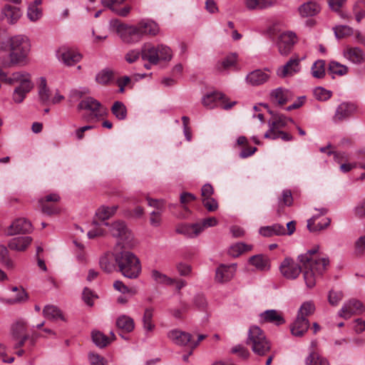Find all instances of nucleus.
I'll list each match as a JSON object with an SVG mask.
<instances>
[{
	"label": "nucleus",
	"mask_w": 365,
	"mask_h": 365,
	"mask_svg": "<svg viewBox=\"0 0 365 365\" xmlns=\"http://www.w3.org/2000/svg\"><path fill=\"white\" fill-rule=\"evenodd\" d=\"M92 339L94 344L101 348L105 347L110 344L109 338L98 331L92 332Z\"/></svg>",
	"instance_id": "3c124183"
},
{
	"label": "nucleus",
	"mask_w": 365,
	"mask_h": 365,
	"mask_svg": "<svg viewBox=\"0 0 365 365\" xmlns=\"http://www.w3.org/2000/svg\"><path fill=\"white\" fill-rule=\"evenodd\" d=\"M237 264H220L215 274V279L219 282H226L230 281L236 272Z\"/></svg>",
	"instance_id": "aec40b11"
},
{
	"label": "nucleus",
	"mask_w": 365,
	"mask_h": 365,
	"mask_svg": "<svg viewBox=\"0 0 365 365\" xmlns=\"http://www.w3.org/2000/svg\"><path fill=\"white\" fill-rule=\"evenodd\" d=\"M300 61L299 57L291 58L284 66L277 68V75L280 78H286L299 73L301 70Z\"/></svg>",
	"instance_id": "2eb2a0df"
},
{
	"label": "nucleus",
	"mask_w": 365,
	"mask_h": 365,
	"mask_svg": "<svg viewBox=\"0 0 365 365\" xmlns=\"http://www.w3.org/2000/svg\"><path fill=\"white\" fill-rule=\"evenodd\" d=\"M189 309V305L185 302H182L179 308L170 309L171 314L176 319H182L185 313Z\"/></svg>",
	"instance_id": "052dcab7"
},
{
	"label": "nucleus",
	"mask_w": 365,
	"mask_h": 365,
	"mask_svg": "<svg viewBox=\"0 0 365 365\" xmlns=\"http://www.w3.org/2000/svg\"><path fill=\"white\" fill-rule=\"evenodd\" d=\"M343 55L345 58L356 64H360L364 61V51L359 47L347 46L344 49Z\"/></svg>",
	"instance_id": "a878e982"
},
{
	"label": "nucleus",
	"mask_w": 365,
	"mask_h": 365,
	"mask_svg": "<svg viewBox=\"0 0 365 365\" xmlns=\"http://www.w3.org/2000/svg\"><path fill=\"white\" fill-rule=\"evenodd\" d=\"M31 242L32 238L29 236L14 237L9 242L8 247L11 250L24 252L30 245Z\"/></svg>",
	"instance_id": "cd10ccee"
},
{
	"label": "nucleus",
	"mask_w": 365,
	"mask_h": 365,
	"mask_svg": "<svg viewBox=\"0 0 365 365\" xmlns=\"http://www.w3.org/2000/svg\"><path fill=\"white\" fill-rule=\"evenodd\" d=\"M356 110V106L352 103H342L340 104L335 112L334 120L335 122L341 121L349 118Z\"/></svg>",
	"instance_id": "b1692460"
},
{
	"label": "nucleus",
	"mask_w": 365,
	"mask_h": 365,
	"mask_svg": "<svg viewBox=\"0 0 365 365\" xmlns=\"http://www.w3.org/2000/svg\"><path fill=\"white\" fill-rule=\"evenodd\" d=\"M116 326L119 329L125 332H130L134 329L135 324L133 319L126 315L120 316L116 321Z\"/></svg>",
	"instance_id": "58836bf2"
},
{
	"label": "nucleus",
	"mask_w": 365,
	"mask_h": 365,
	"mask_svg": "<svg viewBox=\"0 0 365 365\" xmlns=\"http://www.w3.org/2000/svg\"><path fill=\"white\" fill-rule=\"evenodd\" d=\"M252 249V245H247L243 242H237L230 247L228 253L233 257H237L242 253L250 251Z\"/></svg>",
	"instance_id": "a19ab883"
},
{
	"label": "nucleus",
	"mask_w": 365,
	"mask_h": 365,
	"mask_svg": "<svg viewBox=\"0 0 365 365\" xmlns=\"http://www.w3.org/2000/svg\"><path fill=\"white\" fill-rule=\"evenodd\" d=\"M42 16V10L35 5H29L27 10V17L31 21H36Z\"/></svg>",
	"instance_id": "5fc2aeb1"
},
{
	"label": "nucleus",
	"mask_w": 365,
	"mask_h": 365,
	"mask_svg": "<svg viewBox=\"0 0 365 365\" xmlns=\"http://www.w3.org/2000/svg\"><path fill=\"white\" fill-rule=\"evenodd\" d=\"M288 121H292V119L287 118L282 115H275L269 120V130L265 133L264 137L272 140L281 138L284 141H290L293 139L291 134L282 131Z\"/></svg>",
	"instance_id": "423d86ee"
},
{
	"label": "nucleus",
	"mask_w": 365,
	"mask_h": 365,
	"mask_svg": "<svg viewBox=\"0 0 365 365\" xmlns=\"http://www.w3.org/2000/svg\"><path fill=\"white\" fill-rule=\"evenodd\" d=\"M177 232L188 237H195L201 233V227L199 223L184 224L177 228Z\"/></svg>",
	"instance_id": "2f4dec72"
},
{
	"label": "nucleus",
	"mask_w": 365,
	"mask_h": 365,
	"mask_svg": "<svg viewBox=\"0 0 365 365\" xmlns=\"http://www.w3.org/2000/svg\"><path fill=\"white\" fill-rule=\"evenodd\" d=\"M113 76V73L110 71H102L96 76V81L98 83L106 85L110 82Z\"/></svg>",
	"instance_id": "e2e57ef3"
},
{
	"label": "nucleus",
	"mask_w": 365,
	"mask_h": 365,
	"mask_svg": "<svg viewBox=\"0 0 365 365\" xmlns=\"http://www.w3.org/2000/svg\"><path fill=\"white\" fill-rule=\"evenodd\" d=\"M38 95L39 101L43 105L48 104L51 99L50 89L47 86L46 78L41 77L38 83Z\"/></svg>",
	"instance_id": "7c9ffc66"
},
{
	"label": "nucleus",
	"mask_w": 365,
	"mask_h": 365,
	"mask_svg": "<svg viewBox=\"0 0 365 365\" xmlns=\"http://www.w3.org/2000/svg\"><path fill=\"white\" fill-rule=\"evenodd\" d=\"M304 364L305 365H329V361L315 350H311L305 358Z\"/></svg>",
	"instance_id": "e433bc0d"
},
{
	"label": "nucleus",
	"mask_w": 365,
	"mask_h": 365,
	"mask_svg": "<svg viewBox=\"0 0 365 365\" xmlns=\"http://www.w3.org/2000/svg\"><path fill=\"white\" fill-rule=\"evenodd\" d=\"M312 75L316 78H322L325 76V61L318 60L312 66Z\"/></svg>",
	"instance_id": "09e8293b"
},
{
	"label": "nucleus",
	"mask_w": 365,
	"mask_h": 365,
	"mask_svg": "<svg viewBox=\"0 0 365 365\" xmlns=\"http://www.w3.org/2000/svg\"><path fill=\"white\" fill-rule=\"evenodd\" d=\"M0 262L8 268L14 267L13 261L9 257L8 250L4 245H0Z\"/></svg>",
	"instance_id": "6e6d98bb"
},
{
	"label": "nucleus",
	"mask_w": 365,
	"mask_h": 365,
	"mask_svg": "<svg viewBox=\"0 0 365 365\" xmlns=\"http://www.w3.org/2000/svg\"><path fill=\"white\" fill-rule=\"evenodd\" d=\"M328 71L333 75L341 76L348 73L349 68L345 65L341 64L335 61H331L329 64Z\"/></svg>",
	"instance_id": "49530a36"
},
{
	"label": "nucleus",
	"mask_w": 365,
	"mask_h": 365,
	"mask_svg": "<svg viewBox=\"0 0 365 365\" xmlns=\"http://www.w3.org/2000/svg\"><path fill=\"white\" fill-rule=\"evenodd\" d=\"M131 37L134 42L139 41L143 35L155 36L159 31L158 25L150 19H143L136 26H132L130 29Z\"/></svg>",
	"instance_id": "6e6552de"
},
{
	"label": "nucleus",
	"mask_w": 365,
	"mask_h": 365,
	"mask_svg": "<svg viewBox=\"0 0 365 365\" xmlns=\"http://www.w3.org/2000/svg\"><path fill=\"white\" fill-rule=\"evenodd\" d=\"M259 322L261 323H271L277 326L285 323L282 314L275 309H268L262 312L259 315Z\"/></svg>",
	"instance_id": "a211bd4d"
},
{
	"label": "nucleus",
	"mask_w": 365,
	"mask_h": 365,
	"mask_svg": "<svg viewBox=\"0 0 365 365\" xmlns=\"http://www.w3.org/2000/svg\"><path fill=\"white\" fill-rule=\"evenodd\" d=\"M6 83L19 85L14 88L12 94V100L16 103H22L26 97V95L34 88V84L31 81V75L24 71L14 72L9 78L6 79Z\"/></svg>",
	"instance_id": "20e7f679"
},
{
	"label": "nucleus",
	"mask_w": 365,
	"mask_h": 365,
	"mask_svg": "<svg viewBox=\"0 0 365 365\" xmlns=\"http://www.w3.org/2000/svg\"><path fill=\"white\" fill-rule=\"evenodd\" d=\"M202 105L207 108H214L220 106L223 109H230L235 103V101L227 103L225 96L219 92L207 93L202 98Z\"/></svg>",
	"instance_id": "1a4fd4ad"
},
{
	"label": "nucleus",
	"mask_w": 365,
	"mask_h": 365,
	"mask_svg": "<svg viewBox=\"0 0 365 365\" xmlns=\"http://www.w3.org/2000/svg\"><path fill=\"white\" fill-rule=\"evenodd\" d=\"M354 212L356 217L360 219L365 218V199L354 207Z\"/></svg>",
	"instance_id": "774afa93"
},
{
	"label": "nucleus",
	"mask_w": 365,
	"mask_h": 365,
	"mask_svg": "<svg viewBox=\"0 0 365 365\" xmlns=\"http://www.w3.org/2000/svg\"><path fill=\"white\" fill-rule=\"evenodd\" d=\"M11 290L14 292H16V295L15 297L10 298L6 299L5 302L10 304H14L16 303H20L22 302H25L27 299V294L23 288H19L17 287H13Z\"/></svg>",
	"instance_id": "de8ad7c7"
},
{
	"label": "nucleus",
	"mask_w": 365,
	"mask_h": 365,
	"mask_svg": "<svg viewBox=\"0 0 365 365\" xmlns=\"http://www.w3.org/2000/svg\"><path fill=\"white\" fill-rule=\"evenodd\" d=\"M276 0H244L246 7L250 10L264 9L273 6Z\"/></svg>",
	"instance_id": "c9c22d12"
},
{
	"label": "nucleus",
	"mask_w": 365,
	"mask_h": 365,
	"mask_svg": "<svg viewBox=\"0 0 365 365\" xmlns=\"http://www.w3.org/2000/svg\"><path fill=\"white\" fill-rule=\"evenodd\" d=\"M32 230L31 223L25 218L15 220L8 227L7 235H15L24 234L31 232Z\"/></svg>",
	"instance_id": "f3484780"
},
{
	"label": "nucleus",
	"mask_w": 365,
	"mask_h": 365,
	"mask_svg": "<svg viewBox=\"0 0 365 365\" xmlns=\"http://www.w3.org/2000/svg\"><path fill=\"white\" fill-rule=\"evenodd\" d=\"M110 26L115 31L124 42L128 43L134 42V38L131 37V32H130L132 26H128L120 20L114 19L110 21Z\"/></svg>",
	"instance_id": "dca6fc26"
},
{
	"label": "nucleus",
	"mask_w": 365,
	"mask_h": 365,
	"mask_svg": "<svg viewBox=\"0 0 365 365\" xmlns=\"http://www.w3.org/2000/svg\"><path fill=\"white\" fill-rule=\"evenodd\" d=\"M88 360L91 365H107V361L99 354L90 353Z\"/></svg>",
	"instance_id": "0e129e2a"
},
{
	"label": "nucleus",
	"mask_w": 365,
	"mask_h": 365,
	"mask_svg": "<svg viewBox=\"0 0 365 365\" xmlns=\"http://www.w3.org/2000/svg\"><path fill=\"white\" fill-rule=\"evenodd\" d=\"M292 97L291 92L282 88H277L271 92L272 100L280 106L286 104Z\"/></svg>",
	"instance_id": "c756f323"
},
{
	"label": "nucleus",
	"mask_w": 365,
	"mask_h": 365,
	"mask_svg": "<svg viewBox=\"0 0 365 365\" xmlns=\"http://www.w3.org/2000/svg\"><path fill=\"white\" fill-rule=\"evenodd\" d=\"M247 344L252 351L259 355H265L271 348L269 341L266 338L264 331L257 326H252L248 331Z\"/></svg>",
	"instance_id": "39448f33"
},
{
	"label": "nucleus",
	"mask_w": 365,
	"mask_h": 365,
	"mask_svg": "<svg viewBox=\"0 0 365 365\" xmlns=\"http://www.w3.org/2000/svg\"><path fill=\"white\" fill-rule=\"evenodd\" d=\"M61 197L58 193H51L38 200V204L43 214L47 215H53L58 214L60 209L57 205V202Z\"/></svg>",
	"instance_id": "9b49d317"
},
{
	"label": "nucleus",
	"mask_w": 365,
	"mask_h": 365,
	"mask_svg": "<svg viewBox=\"0 0 365 365\" xmlns=\"http://www.w3.org/2000/svg\"><path fill=\"white\" fill-rule=\"evenodd\" d=\"M268 71L260 69L255 70L247 75L246 82L252 86L262 85L269 79L270 76Z\"/></svg>",
	"instance_id": "412c9836"
},
{
	"label": "nucleus",
	"mask_w": 365,
	"mask_h": 365,
	"mask_svg": "<svg viewBox=\"0 0 365 365\" xmlns=\"http://www.w3.org/2000/svg\"><path fill=\"white\" fill-rule=\"evenodd\" d=\"M315 310V306L312 302H306L300 307L297 317H305L312 314Z\"/></svg>",
	"instance_id": "864d4df0"
},
{
	"label": "nucleus",
	"mask_w": 365,
	"mask_h": 365,
	"mask_svg": "<svg viewBox=\"0 0 365 365\" xmlns=\"http://www.w3.org/2000/svg\"><path fill=\"white\" fill-rule=\"evenodd\" d=\"M115 261L119 272L128 279L138 278L142 271L139 258L133 252L123 250L115 255Z\"/></svg>",
	"instance_id": "7ed1b4c3"
},
{
	"label": "nucleus",
	"mask_w": 365,
	"mask_h": 365,
	"mask_svg": "<svg viewBox=\"0 0 365 365\" xmlns=\"http://www.w3.org/2000/svg\"><path fill=\"white\" fill-rule=\"evenodd\" d=\"M111 112L118 120H124L127 116V109L121 101H115L111 107Z\"/></svg>",
	"instance_id": "a18cd8bd"
},
{
	"label": "nucleus",
	"mask_w": 365,
	"mask_h": 365,
	"mask_svg": "<svg viewBox=\"0 0 365 365\" xmlns=\"http://www.w3.org/2000/svg\"><path fill=\"white\" fill-rule=\"evenodd\" d=\"M151 277L155 282L159 284L171 285L174 283V279L168 277L156 269H153L151 272Z\"/></svg>",
	"instance_id": "8fccbe9b"
},
{
	"label": "nucleus",
	"mask_w": 365,
	"mask_h": 365,
	"mask_svg": "<svg viewBox=\"0 0 365 365\" xmlns=\"http://www.w3.org/2000/svg\"><path fill=\"white\" fill-rule=\"evenodd\" d=\"M321 10L320 6L314 1H308L302 4L299 11L302 16H313L319 13Z\"/></svg>",
	"instance_id": "f704fd0d"
},
{
	"label": "nucleus",
	"mask_w": 365,
	"mask_h": 365,
	"mask_svg": "<svg viewBox=\"0 0 365 365\" xmlns=\"http://www.w3.org/2000/svg\"><path fill=\"white\" fill-rule=\"evenodd\" d=\"M43 316L51 320L61 319L63 320V317L61 310L53 305H46L43 309Z\"/></svg>",
	"instance_id": "79ce46f5"
},
{
	"label": "nucleus",
	"mask_w": 365,
	"mask_h": 365,
	"mask_svg": "<svg viewBox=\"0 0 365 365\" xmlns=\"http://www.w3.org/2000/svg\"><path fill=\"white\" fill-rule=\"evenodd\" d=\"M12 336L19 341L14 345V349H19L22 346L25 341L29 339V336L26 334V324L23 322H17L12 326Z\"/></svg>",
	"instance_id": "5701e85b"
},
{
	"label": "nucleus",
	"mask_w": 365,
	"mask_h": 365,
	"mask_svg": "<svg viewBox=\"0 0 365 365\" xmlns=\"http://www.w3.org/2000/svg\"><path fill=\"white\" fill-rule=\"evenodd\" d=\"M141 57L151 64H157L159 61L158 46L145 44L141 50Z\"/></svg>",
	"instance_id": "bb28decb"
},
{
	"label": "nucleus",
	"mask_w": 365,
	"mask_h": 365,
	"mask_svg": "<svg viewBox=\"0 0 365 365\" xmlns=\"http://www.w3.org/2000/svg\"><path fill=\"white\" fill-rule=\"evenodd\" d=\"M316 210H317L319 213L314 215L312 217L307 220V228L311 232H317L325 229L330 225L331 222V220L329 218H325L323 220V222H319L316 224V220L319 217L324 215L327 212V210L323 207L319 210L316 209Z\"/></svg>",
	"instance_id": "6ab92c4d"
},
{
	"label": "nucleus",
	"mask_w": 365,
	"mask_h": 365,
	"mask_svg": "<svg viewBox=\"0 0 365 365\" xmlns=\"http://www.w3.org/2000/svg\"><path fill=\"white\" fill-rule=\"evenodd\" d=\"M158 46L159 61H169L172 58L173 53L168 46L164 45H158Z\"/></svg>",
	"instance_id": "13d9d810"
},
{
	"label": "nucleus",
	"mask_w": 365,
	"mask_h": 365,
	"mask_svg": "<svg viewBox=\"0 0 365 365\" xmlns=\"http://www.w3.org/2000/svg\"><path fill=\"white\" fill-rule=\"evenodd\" d=\"M231 351L232 354H236L242 359H247L250 356V352L247 349L240 344L232 347Z\"/></svg>",
	"instance_id": "338daca9"
},
{
	"label": "nucleus",
	"mask_w": 365,
	"mask_h": 365,
	"mask_svg": "<svg viewBox=\"0 0 365 365\" xmlns=\"http://www.w3.org/2000/svg\"><path fill=\"white\" fill-rule=\"evenodd\" d=\"M293 203V197L289 190H284L282 192V197L279 198L277 213L279 217L284 214V207L291 206Z\"/></svg>",
	"instance_id": "72a5a7b5"
},
{
	"label": "nucleus",
	"mask_w": 365,
	"mask_h": 365,
	"mask_svg": "<svg viewBox=\"0 0 365 365\" xmlns=\"http://www.w3.org/2000/svg\"><path fill=\"white\" fill-rule=\"evenodd\" d=\"M56 56L60 61L69 66L78 63L82 58L81 53L76 49L65 46L57 50Z\"/></svg>",
	"instance_id": "f8f14e48"
},
{
	"label": "nucleus",
	"mask_w": 365,
	"mask_h": 365,
	"mask_svg": "<svg viewBox=\"0 0 365 365\" xmlns=\"http://www.w3.org/2000/svg\"><path fill=\"white\" fill-rule=\"evenodd\" d=\"M118 206H112V207H106L102 206L96 212L97 217L102 220L105 221L111 216H113L115 212L117 211ZM103 225L106 226H108L109 224L108 222H103Z\"/></svg>",
	"instance_id": "ea45409f"
},
{
	"label": "nucleus",
	"mask_w": 365,
	"mask_h": 365,
	"mask_svg": "<svg viewBox=\"0 0 365 365\" xmlns=\"http://www.w3.org/2000/svg\"><path fill=\"white\" fill-rule=\"evenodd\" d=\"M319 247H314L305 254L299 255L298 259L302 264L299 266L293 259L285 258L281 263L279 270L284 277L295 279L303 272L304 279L307 287L315 286L317 279L323 274L329 264L327 258H319L317 256Z\"/></svg>",
	"instance_id": "f257e3e1"
},
{
	"label": "nucleus",
	"mask_w": 365,
	"mask_h": 365,
	"mask_svg": "<svg viewBox=\"0 0 365 365\" xmlns=\"http://www.w3.org/2000/svg\"><path fill=\"white\" fill-rule=\"evenodd\" d=\"M78 110L90 111L88 120H100L108 115V109L98 101L92 97H86L81 100L78 105Z\"/></svg>",
	"instance_id": "0eeeda50"
},
{
	"label": "nucleus",
	"mask_w": 365,
	"mask_h": 365,
	"mask_svg": "<svg viewBox=\"0 0 365 365\" xmlns=\"http://www.w3.org/2000/svg\"><path fill=\"white\" fill-rule=\"evenodd\" d=\"M97 298V296L88 288H85L83 292V299L85 303L91 307L93 304V299Z\"/></svg>",
	"instance_id": "69168bd1"
},
{
	"label": "nucleus",
	"mask_w": 365,
	"mask_h": 365,
	"mask_svg": "<svg viewBox=\"0 0 365 365\" xmlns=\"http://www.w3.org/2000/svg\"><path fill=\"white\" fill-rule=\"evenodd\" d=\"M249 262L259 270H267L269 268V259L262 255L251 257Z\"/></svg>",
	"instance_id": "4c0bfd02"
},
{
	"label": "nucleus",
	"mask_w": 365,
	"mask_h": 365,
	"mask_svg": "<svg viewBox=\"0 0 365 365\" xmlns=\"http://www.w3.org/2000/svg\"><path fill=\"white\" fill-rule=\"evenodd\" d=\"M9 43L10 53L9 56L0 58V66L6 68L25 64L31 47L29 38L23 35H17L11 37Z\"/></svg>",
	"instance_id": "f03ea898"
},
{
	"label": "nucleus",
	"mask_w": 365,
	"mask_h": 365,
	"mask_svg": "<svg viewBox=\"0 0 365 365\" xmlns=\"http://www.w3.org/2000/svg\"><path fill=\"white\" fill-rule=\"evenodd\" d=\"M99 264L104 272L110 273L115 269V264L111 255L106 254L101 257Z\"/></svg>",
	"instance_id": "c03bdc74"
},
{
	"label": "nucleus",
	"mask_w": 365,
	"mask_h": 365,
	"mask_svg": "<svg viewBox=\"0 0 365 365\" xmlns=\"http://www.w3.org/2000/svg\"><path fill=\"white\" fill-rule=\"evenodd\" d=\"M153 308H146L143 317V328L146 331H152L155 328V324L153 322Z\"/></svg>",
	"instance_id": "37998d69"
},
{
	"label": "nucleus",
	"mask_w": 365,
	"mask_h": 365,
	"mask_svg": "<svg viewBox=\"0 0 365 365\" xmlns=\"http://www.w3.org/2000/svg\"><path fill=\"white\" fill-rule=\"evenodd\" d=\"M237 61V55L231 53L228 55L220 64L219 69H227L235 64Z\"/></svg>",
	"instance_id": "680f3d73"
},
{
	"label": "nucleus",
	"mask_w": 365,
	"mask_h": 365,
	"mask_svg": "<svg viewBox=\"0 0 365 365\" xmlns=\"http://www.w3.org/2000/svg\"><path fill=\"white\" fill-rule=\"evenodd\" d=\"M297 40V35L292 31L281 34L277 41L279 52L284 56L287 55Z\"/></svg>",
	"instance_id": "ddd939ff"
},
{
	"label": "nucleus",
	"mask_w": 365,
	"mask_h": 365,
	"mask_svg": "<svg viewBox=\"0 0 365 365\" xmlns=\"http://www.w3.org/2000/svg\"><path fill=\"white\" fill-rule=\"evenodd\" d=\"M168 338L179 346H189L191 341V334L179 329H173L168 334Z\"/></svg>",
	"instance_id": "393cba45"
},
{
	"label": "nucleus",
	"mask_w": 365,
	"mask_h": 365,
	"mask_svg": "<svg viewBox=\"0 0 365 365\" xmlns=\"http://www.w3.org/2000/svg\"><path fill=\"white\" fill-rule=\"evenodd\" d=\"M1 15L9 24H14L21 18L22 13L18 6L6 4L2 8Z\"/></svg>",
	"instance_id": "4be33fe9"
},
{
	"label": "nucleus",
	"mask_w": 365,
	"mask_h": 365,
	"mask_svg": "<svg viewBox=\"0 0 365 365\" xmlns=\"http://www.w3.org/2000/svg\"><path fill=\"white\" fill-rule=\"evenodd\" d=\"M259 233L264 237H272L273 235H285V227L280 224H274L271 226L262 227L259 230Z\"/></svg>",
	"instance_id": "473e14b6"
},
{
	"label": "nucleus",
	"mask_w": 365,
	"mask_h": 365,
	"mask_svg": "<svg viewBox=\"0 0 365 365\" xmlns=\"http://www.w3.org/2000/svg\"><path fill=\"white\" fill-rule=\"evenodd\" d=\"M314 95L317 100L324 101L331 98V92L324 88L318 87L314 89Z\"/></svg>",
	"instance_id": "bf43d9fd"
},
{
	"label": "nucleus",
	"mask_w": 365,
	"mask_h": 365,
	"mask_svg": "<svg viewBox=\"0 0 365 365\" xmlns=\"http://www.w3.org/2000/svg\"><path fill=\"white\" fill-rule=\"evenodd\" d=\"M335 36L337 38H343L347 36H350L353 34V29L349 26H336L333 28Z\"/></svg>",
	"instance_id": "603ef678"
},
{
	"label": "nucleus",
	"mask_w": 365,
	"mask_h": 365,
	"mask_svg": "<svg viewBox=\"0 0 365 365\" xmlns=\"http://www.w3.org/2000/svg\"><path fill=\"white\" fill-rule=\"evenodd\" d=\"M344 297L341 291L331 290L329 292L328 301L331 306H337Z\"/></svg>",
	"instance_id": "4d7b16f0"
},
{
	"label": "nucleus",
	"mask_w": 365,
	"mask_h": 365,
	"mask_svg": "<svg viewBox=\"0 0 365 365\" xmlns=\"http://www.w3.org/2000/svg\"><path fill=\"white\" fill-rule=\"evenodd\" d=\"M364 311L365 307L361 301L356 299H351L343 304L338 312V315L341 318L347 319L354 315H359Z\"/></svg>",
	"instance_id": "9d476101"
},
{
	"label": "nucleus",
	"mask_w": 365,
	"mask_h": 365,
	"mask_svg": "<svg viewBox=\"0 0 365 365\" xmlns=\"http://www.w3.org/2000/svg\"><path fill=\"white\" fill-rule=\"evenodd\" d=\"M110 232L117 238H119L125 245H129L131 242V234L128 230L123 221H115L110 226Z\"/></svg>",
	"instance_id": "4468645a"
},
{
	"label": "nucleus",
	"mask_w": 365,
	"mask_h": 365,
	"mask_svg": "<svg viewBox=\"0 0 365 365\" xmlns=\"http://www.w3.org/2000/svg\"><path fill=\"white\" fill-rule=\"evenodd\" d=\"M309 327V320L305 317H297L291 326V332L295 336H302Z\"/></svg>",
	"instance_id": "c85d7f7f"
}]
</instances>
